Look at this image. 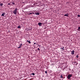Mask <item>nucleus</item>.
Wrapping results in <instances>:
<instances>
[{
    "instance_id": "obj_1",
    "label": "nucleus",
    "mask_w": 80,
    "mask_h": 80,
    "mask_svg": "<svg viewBox=\"0 0 80 80\" xmlns=\"http://www.w3.org/2000/svg\"><path fill=\"white\" fill-rule=\"evenodd\" d=\"M17 8H16L13 11V13L15 15H17Z\"/></svg>"
},
{
    "instance_id": "obj_2",
    "label": "nucleus",
    "mask_w": 80,
    "mask_h": 80,
    "mask_svg": "<svg viewBox=\"0 0 80 80\" xmlns=\"http://www.w3.org/2000/svg\"><path fill=\"white\" fill-rule=\"evenodd\" d=\"M72 74H70V75H68V77H67L68 79H70V78H71V77H72Z\"/></svg>"
},
{
    "instance_id": "obj_3",
    "label": "nucleus",
    "mask_w": 80,
    "mask_h": 80,
    "mask_svg": "<svg viewBox=\"0 0 80 80\" xmlns=\"http://www.w3.org/2000/svg\"><path fill=\"white\" fill-rule=\"evenodd\" d=\"M38 24L39 26H40V27L42 26V23L41 22H39L38 23Z\"/></svg>"
},
{
    "instance_id": "obj_4",
    "label": "nucleus",
    "mask_w": 80,
    "mask_h": 80,
    "mask_svg": "<svg viewBox=\"0 0 80 80\" xmlns=\"http://www.w3.org/2000/svg\"><path fill=\"white\" fill-rule=\"evenodd\" d=\"M69 14L68 13H66L64 15V16L66 17H68Z\"/></svg>"
},
{
    "instance_id": "obj_5",
    "label": "nucleus",
    "mask_w": 80,
    "mask_h": 80,
    "mask_svg": "<svg viewBox=\"0 0 80 80\" xmlns=\"http://www.w3.org/2000/svg\"><path fill=\"white\" fill-rule=\"evenodd\" d=\"M74 52H75V51H74V50H73L72 52H71L72 55H74Z\"/></svg>"
},
{
    "instance_id": "obj_6",
    "label": "nucleus",
    "mask_w": 80,
    "mask_h": 80,
    "mask_svg": "<svg viewBox=\"0 0 80 80\" xmlns=\"http://www.w3.org/2000/svg\"><path fill=\"white\" fill-rule=\"evenodd\" d=\"M35 14H36V15H40V13L38 12H37L35 13Z\"/></svg>"
},
{
    "instance_id": "obj_7",
    "label": "nucleus",
    "mask_w": 80,
    "mask_h": 80,
    "mask_svg": "<svg viewBox=\"0 0 80 80\" xmlns=\"http://www.w3.org/2000/svg\"><path fill=\"white\" fill-rule=\"evenodd\" d=\"M5 12H3L2 15H1L2 16V17H4V16L5 15Z\"/></svg>"
},
{
    "instance_id": "obj_8",
    "label": "nucleus",
    "mask_w": 80,
    "mask_h": 80,
    "mask_svg": "<svg viewBox=\"0 0 80 80\" xmlns=\"http://www.w3.org/2000/svg\"><path fill=\"white\" fill-rule=\"evenodd\" d=\"M22 44H20L19 47L18 48H21V46H22Z\"/></svg>"
},
{
    "instance_id": "obj_9",
    "label": "nucleus",
    "mask_w": 80,
    "mask_h": 80,
    "mask_svg": "<svg viewBox=\"0 0 80 80\" xmlns=\"http://www.w3.org/2000/svg\"><path fill=\"white\" fill-rule=\"evenodd\" d=\"M73 63H74V64H75V65H77V64H78V63H77V62H74Z\"/></svg>"
},
{
    "instance_id": "obj_10",
    "label": "nucleus",
    "mask_w": 80,
    "mask_h": 80,
    "mask_svg": "<svg viewBox=\"0 0 80 80\" xmlns=\"http://www.w3.org/2000/svg\"><path fill=\"white\" fill-rule=\"evenodd\" d=\"M61 78H63V75L62 74L61 75Z\"/></svg>"
},
{
    "instance_id": "obj_11",
    "label": "nucleus",
    "mask_w": 80,
    "mask_h": 80,
    "mask_svg": "<svg viewBox=\"0 0 80 80\" xmlns=\"http://www.w3.org/2000/svg\"><path fill=\"white\" fill-rule=\"evenodd\" d=\"M18 28H21V26H18Z\"/></svg>"
},
{
    "instance_id": "obj_12",
    "label": "nucleus",
    "mask_w": 80,
    "mask_h": 80,
    "mask_svg": "<svg viewBox=\"0 0 80 80\" xmlns=\"http://www.w3.org/2000/svg\"><path fill=\"white\" fill-rule=\"evenodd\" d=\"M0 6H3V3L1 4L0 2Z\"/></svg>"
},
{
    "instance_id": "obj_13",
    "label": "nucleus",
    "mask_w": 80,
    "mask_h": 80,
    "mask_svg": "<svg viewBox=\"0 0 80 80\" xmlns=\"http://www.w3.org/2000/svg\"><path fill=\"white\" fill-rule=\"evenodd\" d=\"M12 4H13V5H15V3L13 2V1H12Z\"/></svg>"
},
{
    "instance_id": "obj_14",
    "label": "nucleus",
    "mask_w": 80,
    "mask_h": 80,
    "mask_svg": "<svg viewBox=\"0 0 80 80\" xmlns=\"http://www.w3.org/2000/svg\"><path fill=\"white\" fill-rule=\"evenodd\" d=\"M62 47V48H61V49H62V50H64V47Z\"/></svg>"
},
{
    "instance_id": "obj_15",
    "label": "nucleus",
    "mask_w": 80,
    "mask_h": 80,
    "mask_svg": "<svg viewBox=\"0 0 80 80\" xmlns=\"http://www.w3.org/2000/svg\"><path fill=\"white\" fill-rule=\"evenodd\" d=\"M31 75H35V73H32V74H31Z\"/></svg>"
},
{
    "instance_id": "obj_16",
    "label": "nucleus",
    "mask_w": 80,
    "mask_h": 80,
    "mask_svg": "<svg viewBox=\"0 0 80 80\" xmlns=\"http://www.w3.org/2000/svg\"><path fill=\"white\" fill-rule=\"evenodd\" d=\"M78 57H79V56H78V55H77L76 56V58H78Z\"/></svg>"
},
{
    "instance_id": "obj_17",
    "label": "nucleus",
    "mask_w": 80,
    "mask_h": 80,
    "mask_svg": "<svg viewBox=\"0 0 80 80\" xmlns=\"http://www.w3.org/2000/svg\"><path fill=\"white\" fill-rule=\"evenodd\" d=\"M28 43L30 44L31 43V42H30V41H29L28 42Z\"/></svg>"
},
{
    "instance_id": "obj_18",
    "label": "nucleus",
    "mask_w": 80,
    "mask_h": 80,
    "mask_svg": "<svg viewBox=\"0 0 80 80\" xmlns=\"http://www.w3.org/2000/svg\"><path fill=\"white\" fill-rule=\"evenodd\" d=\"M39 51H40V49H39V48H38L37 49Z\"/></svg>"
},
{
    "instance_id": "obj_19",
    "label": "nucleus",
    "mask_w": 80,
    "mask_h": 80,
    "mask_svg": "<svg viewBox=\"0 0 80 80\" xmlns=\"http://www.w3.org/2000/svg\"><path fill=\"white\" fill-rule=\"evenodd\" d=\"M31 14H32V13H29V14H28L29 15H31Z\"/></svg>"
},
{
    "instance_id": "obj_20",
    "label": "nucleus",
    "mask_w": 80,
    "mask_h": 80,
    "mask_svg": "<svg viewBox=\"0 0 80 80\" xmlns=\"http://www.w3.org/2000/svg\"><path fill=\"white\" fill-rule=\"evenodd\" d=\"M78 17H80V15H78Z\"/></svg>"
},
{
    "instance_id": "obj_21",
    "label": "nucleus",
    "mask_w": 80,
    "mask_h": 80,
    "mask_svg": "<svg viewBox=\"0 0 80 80\" xmlns=\"http://www.w3.org/2000/svg\"><path fill=\"white\" fill-rule=\"evenodd\" d=\"M45 73H47V71H45Z\"/></svg>"
},
{
    "instance_id": "obj_22",
    "label": "nucleus",
    "mask_w": 80,
    "mask_h": 80,
    "mask_svg": "<svg viewBox=\"0 0 80 80\" xmlns=\"http://www.w3.org/2000/svg\"><path fill=\"white\" fill-rule=\"evenodd\" d=\"M38 47H40V45H38Z\"/></svg>"
},
{
    "instance_id": "obj_23",
    "label": "nucleus",
    "mask_w": 80,
    "mask_h": 80,
    "mask_svg": "<svg viewBox=\"0 0 80 80\" xmlns=\"http://www.w3.org/2000/svg\"><path fill=\"white\" fill-rule=\"evenodd\" d=\"M8 5H10V3H8Z\"/></svg>"
},
{
    "instance_id": "obj_24",
    "label": "nucleus",
    "mask_w": 80,
    "mask_h": 80,
    "mask_svg": "<svg viewBox=\"0 0 80 80\" xmlns=\"http://www.w3.org/2000/svg\"><path fill=\"white\" fill-rule=\"evenodd\" d=\"M29 41H28V40L27 41V42H28Z\"/></svg>"
},
{
    "instance_id": "obj_25",
    "label": "nucleus",
    "mask_w": 80,
    "mask_h": 80,
    "mask_svg": "<svg viewBox=\"0 0 80 80\" xmlns=\"http://www.w3.org/2000/svg\"><path fill=\"white\" fill-rule=\"evenodd\" d=\"M34 45H35V44H36V43H34Z\"/></svg>"
},
{
    "instance_id": "obj_26",
    "label": "nucleus",
    "mask_w": 80,
    "mask_h": 80,
    "mask_svg": "<svg viewBox=\"0 0 80 80\" xmlns=\"http://www.w3.org/2000/svg\"><path fill=\"white\" fill-rule=\"evenodd\" d=\"M12 3V2H10V3Z\"/></svg>"
},
{
    "instance_id": "obj_27",
    "label": "nucleus",
    "mask_w": 80,
    "mask_h": 80,
    "mask_svg": "<svg viewBox=\"0 0 80 80\" xmlns=\"http://www.w3.org/2000/svg\"><path fill=\"white\" fill-rule=\"evenodd\" d=\"M32 14H34V13L32 12Z\"/></svg>"
}]
</instances>
